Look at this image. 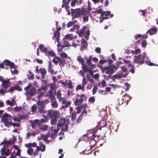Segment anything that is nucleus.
<instances>
[{"label":"nucleus","instance_id":"nucleus-1","mask_svg":"<svg viewBox=\"0 0 158 158\" xmlns=\"http://www.w3.org/2000/svg\"><path fill=\"white\" fill-rule=\"evenodd\" d=\"M24 89L26 91L25 94L28 97H32L37 94V89L35 87L32 86L31 83L25 87Z\"/></svg>","mask_w":158,"mask_h":158},{"label":"nucleus","instance_id":"nucleus-2","mask_svg":"<svg viewBox=\"0 0 158 158\" xmlns=\"http://www.w3.org/2000/svg\"><path fill=\"white\" fill-rule=\"evenodd\" d=\"M71 10L72 20L76 18H79L81 15H84L85 13L84 10L82 9H73L71 8Z\"/></svg>","mask_w":158,"mask_h":158},{"label":"nucleus","instance_id":"nucleus-3","mask_svg":"<svg viewBox=\"0 0 158 158\" xmlns=\"http://www.w3.org/2000/svg\"><path fill=\"white\" fill-rule=\"evenodd\" d=\"M69 124L68 122L65 121V118H61L58 121L57 126L62 127V131H67L68 130Z\"/></svg>","mask_w":158,"mask_h":158},{"label":"nucleus","instance_id":"nucleus-4","mask_svg":"<svg viewBox=\"0 0 158 158\" xmlns=\"http://www.w3.org/2000/svg\"><path fill=\"white\" fill-rule=\"evenodd\" d=\"M87 60L86 63L87 64L86 65L87 67V73L89 72V74L91 75H93L94 74L93 69H94L95 64H93L91 63L92 57L90 56L88 58H86Z\"/></svg>","mask_w":158,"mask_h":158},{"label":"nucleus","instance_id":"nucleus-5","mask_svg":"<svg viewBox=\"0 0 158 158\" xmlns=\"http://www.w3.org/2000/svg\"><path fill=\"white\" fill-rule=\"evenodd\" d=\"M47 115L50 118H58L59 115V113L57 111L52 109L46 110Z\"/></svg>","mask_w":158,"mask_h":158},{"label":"nucleus","instance_id":"nucleus-6","mask_svg":"<svg viewBox=\"0 0 158 158\" xmlns=\"http://www.w3.org/2000/svg\"><path fill=\"white\" fill-rule=\"evenodd\" d=\"M80 98V99L77 98H76V100L74 102V104L75 105H80L82 103L84 99L85 101H86L87 99V97L84 94H81Z\"/></svg>","mask_w":158,"mask_h":158},{"label":"nucleus","instance_id":"nucleus-7","mask_svg":"<svg viewBox=\"0 0 158 158\" xmlns=\"http://www.w3.org/2000/svg\"><path fill=\"white\" fill-rule=\"evenodd\" d=\"M77 60L81 64L83 71L85 73H86L87 71V67L86 66V64H84V60L83 59L81 56H78L77 57Z\"/></svg>","mask_w":158,"mask_h":158},{"label":"nucleus","instance_id":"nucleus-8","mask_svg":"<svg viewBox=\"0 0 158 158\" xmlns=\"http://www.w3.org/2000/svg\"><path fill=\"white\" fill-rule=\"evenodd\" d=\"M49 101L47 100H46L43 101H38L36 103L37 107L42 108L44 109L46 106Z\"/></svg>","mask_w":158,"mask_h":158},{"label":"nucleus","instance_id":"nucleus-9","mask_svg":"<svg viewBox=\"0 0 158 158\" xmlns=\"http://www.w3.org/2000/svg\"><path fill=\"white\" fill-rule=\"evenodd\" d=\"M14 90H17L20 91H22V89L19 85L16 84V85L13 86L10 88L8 90L6 91V92L13 93V91Z\"/></svg>","mask_w":158,"mask_h":158},{"label":"nucleus","instance_id":"nucleus-10","mask_svg":"<svg viewBox=\"0 0 158 158\" xmlns=\"http://www.w3.org/2000/svg\"><path fill=\"white\" fill-rule=\"evenodd\" d=\"M10 79H6L4 80L2 82L1 84L2 88H5L6 90V89L10 86V85H11V83L10 82Z\"/></svg>","mask_w":158,"mask_h":158},{"label":"nucleus","instance_id":"nucleus-11","mask_svg":"<svg viewBox=\"0 0 158 158\" xmlns=\"http://www.w3.org/2000/svg\"><path fill=\"white\" fill-rule=\"evenodd\" d=\"M103 71L106 70V69H108L111 74H112L114 73L115 70H116V67L114 65H111L110 66L103 67L102 68Z\"/></svg>","mask_w":158,"mask_h":158},{"label":"nucleus","instance_id":"nucleus-12","mask_svg":"<svg viewBox=\"0 0 158 158\" xmlns=\"http://www.w3.org/2000/svg\"><path fill=\"white\" fill-rule=\"evenodd\" d=\"M135 58L134 62L136 63H138L140 64H142L144 62V60H141V55L135 56Z\"/></svg>","mask_w":158,"mask_h":158},{"label":"nucleus","instance_id":"nucleus-13","mask_svg":"<svg viewBox=\"0 0 158 158\" xmlns=\"http://www.w3.org/2000/svg\"><path fill=\"white\" fill-rule=\"evenodd\" d=\"M62 102V104L64 105L61 107L62 108H65L68 107L71 103V102L68 101L67 102L66 100L64 98H62L61 101Z\"/></svg>","mask_w":158,"mask_h":158},{"label":"nucleus","instance_id":"nucleus-14","mask_svg":"<svg viewBox=\"0 0 158 158\" xmlns=\"http://www.w3.org/2000/svg\"><path fill=\"white\" fill-rule=\"evenodd\" d=\"M86 134H87L86 138L88 140L89 139V140H92L95 138V136L93 133V131H88Z\"/></svg>","mask_w":158,"mask_h":158},{"label":"nucleus","instance_id":"nucleus-15","mask_svg":"<svg viewBox=\"0 0 158 158\" xmlns=\"http://www.w3.org/2000/svg\"><path fill=\"white\" fill-rule=\"evenodd\" d=\"M81 40V49L82 50H85L87 47V43L85 40L83 39H82Z\"/></svg>","mask_w":158,"mask_h":158},{"label":"nucleus","instance_id":"nucleus-16","mask_svg":"<svg viewBox=\"0 0 158 158\" xmlns=\"http://www.w3.org/2000/svg\"><path fill=\"white\" fill-rule=\"evenodd\" d=\"M87 28V26H84L80 30H79L77 31V33L80 36H82L84 35L85 33V31Z\"/></svg>","mask_w":158,"mask_h":158},{"label":"nucleus","instance_id":"nucleus-17","mask_svg":"<svg viewBox=\"0 0 158 158\" xmlns=\"http://www.w3.org/2000/svg\"><path fill=\"white\" fill-rule=\"evenodd\" d=\"M157 29L156 28L153 27L148 30L146 32V34H149L150 35L155 34L157 32Z\"/></svg>","mask_w":158,"mask_h":158},{"label":"nucleus","instance_id":"nucleus-18","mask_svg":"<svg viewBox=\"0 0 158 158\" xmlns=\"http://www.w3.org/2000/svg\"><path fill=\"white\" fill-rule=\"evenodd\" d=\"M50 102L52 108H55L58 107V104L56 100V98L50 100Z\"/></svg>","mask_w":158,"mask_h":158},{"label":"nucleus","instance_id":"nucleus-19","mask_svg":"<svg viewBox=\"0 0 158 158\" xmlns=\"http://www.w3.org/2000/svg\"><path fill=\"white\" fill-rule=\"evenodd\" d=\"M60 35V32H58L57 31H54V35L52 37L53 39H54V38H55L56 39V41L60 43L59 42V37Z\"/></svg>","mask_w":158,"mask_h":158},{"label":"nucleus","instance_id":"nucleus-20","mask_svg":"<svg viewBox=\"0 0 158 158\" xmlns=\"http://www.w3.org/2000/svg\"><path fill=\"white\" fill-rule=\"evenodd\" d=\"M6 148L3 147L1 150V153L3 155H5L7 156L9 154L10 150L9 149H7L6 152Z\"/></svg>","mask_w":158,"mask_h":158},{"label":"nucleus","instance_id":"nucleus-21","mask_svg":"<svg viewBox=\"0 0 158 158\" xmlns=\"http://www.w3.org/2000/svg\"><path fill=\"white\" fill-rule=\"evenodd\" d=\"M11 119H5L4 121H3L4 123V124L5 126L9 127L10 126H11L12 122L10 121H9V120H10Z\"/></svg>","mask_w":158,"mask_h":158},{"label":"nucleus","instance_id":"nucleus-22","mask_svg":"<svg viewBox=\"0 0 158 158\" xmlns=\"http://www.w3.org/2000/svg\"><path fill=\"white\" fill-rule=\"evenodd\" d=\"M86 106L87 104L86 103H85V104L82 106V109H83V108L84 109L83 111L80 114V115L82 117L83 116H85L87 114V112L85 110Z\"/></svg>","mask_w":158,"mask_h":158},{"label":"nucleus","instance_id":"nucleus-23","mask_svg":"<svg viewBox=\"0 0 158 158\" xmlns=\"http://www.w3.org/2000/svg\"><path fill=\"white\" fill-rule=\"evenodd\" d=\"M40 120L39 119H36L31 123L32 127L35 128L39 124Z\"/></svg>","mask_w":158,"mask_h":158},{"label":"nucleus","instance_id":"nucleus-24","mask_svg":"<svg viewBox=\"0 0 158 158\" xmlns=\"http://www.w3.org/2000/svg\"><path fill=\"white\" fill-rule=\"evenodd\" d=\"M11 119V117L6 113H5L2 116V121H4L5 119Z\"/></svg>","mask_w":158,"mask_h":158},{"label":"nucleus","instance_id":"nucleus-25","mask_svg":"<svg viewBox=\"0 0 158 158\" xmlns=\"http://www.w3.org/2000/svg\"><path fill=\"white\" fill-rule=\"evenodd\" d=\"M37 114L39 115L41 114L47 113L46 110H45L43 109L37 107Z\"/></svg>","mask_w":158,"mask_h":158},{"label":"nucleus","instance_id":"nucleus-26","mask_svg":"<svg viewBox=\"0 0 158 158\" xmlns=\"http://www.w3.org/2000/svg\"><path fill=\"white\" fill-rule=\"evenodd\" d=\"M56 95L57 96V98L58 99L60 102H61L63 98L61 97V94L60 89H59L57 90Z\"/></svg>","mask_w":158,"mask_h":158},{"label":"nucleus","instance_id":"nucleus-27","mask_svg":"<svg viewBox=\"0 0 158 158\" xmlns=\"http://www.w3.org/2000/svg\"><path fill=\"white\" fill-rule=\"evenodd\" d=\"M45 55L48 57L49 56L54 57L56 56V54L53 51L51 50L50 51H48Z\"/></svg>","mask_w":158,"mask_h":158},{"label":"nucleus","instance_id":"nucleus-28","mask_svg":"<svg viewBox=\"0 0 158 158\" xmlns=\"http://www.w3.org/2000/svg\"><path fill=\"white\" fill-rule=\"evenodd\" d=\"M48 72H50L52 74H53L54 72L53 68V66L51 62L49 63L48 64Z\"/></svg>","mask_w":158,"mask_h":158},{"label":"nucleus","instance_id":"nucleus-29","mask_svg":"<svg viewBox=\"0 0 158 158\" xmlns=\"http://www.w3.org/2000/svg\"><path fill=\"white\" fill-rule=\"evenodd\" d=\"M40 70L42 77L43 78H44L47 73L46 70L44 68L42 69L41 68L40 69Z\"/></svg>","mask_w":158,"mask_h":158},{"label":"nucleus","instance_id":"nucleus-30","mask_svg":"<svg viewBox=\"0 0 158 158\" xmlns=\"http://www.w3.org/2000/svg\"><path fill=\"white\" fill-rule=\"evenodd\" d=\"M48 97L50 99V100H52L56 98L55 96L54 95L52 91H49L48 92Z\"/></svg>","mask_w":158,"mask_h":158},{"label":"nucleus","instance_id":"nucleus-31","mask_svg":"<svg viewBox=\"0 0 158 158\" xmlns=\"http://www.w3.org/2000/svg\"><path fill=\"white\" fill-rule=\"evenodd\" d=\"M60 60V58L57 56H55L54 58L53 59L52 61L54 63L57 64L59 61Z\"/></svg>","mask_w":158,"mask_h":158},{"label":"nucleus","instance_id":"nucleus-32","mask_svg":"<svg viewBox=\"0 0 158 158\" xmlns=\"http://www.w3.org/2000/svg\"><path fill=\"white\" fill-rule=\"evenodd\" d=\"M64 38L69 40H71L73 39V35L72 34H68L65 36Z\"/></svg>","mask_w":158,"mask_h":158},{"label":"nucleus","instance_id":"nucleus-33","mask_svg":"<svg viewBox=\"0 0 158 158\" xmlns=\"http://www.w3.org/2000/svg\"><path fill=\"white\" fill-rule=\"evenodd\" d=\"M59 127H58L57 126L56 127V129L55 128L54 126H52L51 127V130L53 131L54 134H56L58 133V131L60 130V129L59 128Z\"/></svg>","mask_w":158,"mask_h":158},{"label":"nucleus","instance_id":"nucleus-34","mask_svg":"<svg viewBox=\"0 0 158 158\" xmlns=\"http://www.w3.org/2000/svg\"><path fill=\"white\" fill-rule=\"evenodd\" d=\"M65 39L64 38H63L64 42L63 44L61 46V47L62 48L68 47L69 45V43L68 41L65 40Z\"/></svg>","mask_w":158,"mask_h":158},{"label":"nucleus","instance_id":"nucleus-35","mask_svg":"<svg viewBox=\"0 0 158 158\" xmlns=\"http://www.w3.org/2000/svg\"><path fill=\"white\" fill-rule=\"evenodd\" d=\"M57 118H53L51 119V123L52 125H55L56 123L57 122Z\"/></svg>","mask_w":158,"mask_h":158},{"label":"nucleus","instance_id":"nucleus-36","mask_svg":"<svg viewBox=\"0 0 158 158\" xmlns=\"http://www.w3.org/2000/svg\"><path fill=\"white\" fill-rule=\"evenodd\" d=\"M37 105L34 104L31 107V111L34 113H35L36 112V109H37Z\"/></svg>","mask_w":158,"mask_h":158},{"label":"nucleus","instance_id":"nucleus-37","mask_svg":"<svg viewBox=\"0 0 158 158\" xmlns=\"http://www.w3.org/2000/svg\"><path fill=\"white\" fill-rule=\"evenodd\" d=\"M44 116V118H42L40 119V122L41 123H46L48 120V117L47 116H44Z\"/></svg>","mask_w":158,"mask_h":158},{"label":"nucleus","instance_id":"nucleus-38","mask_svg":"<svg viewBox=\"0 0 158 158\" xmlns=\"http://www.w3.org/2000/svg\"><path fill=\"white\" fill-rule=\"evenodd\" d=\"M86 77L88 81L92 83H94V81L92 78H90L89 74H87Z\"/></svg>","mask_w":158,"mask_h":158},{"label":"nucleus","instance_id":"nucleus-39","mask_svg":"<svg viewBox=\"0 0 158 158\" xmlns=\"http://www.w3.org/2000/svg\"><path fill=\"white\" fill-rule=\"evenodd\" d=\"M3 143H4L5 144H4V145L3 147L6 148L7 147H8V146L9 145H10V144L11 142L10 141L6 140Z\"/></svg>","mask_w":158,"mask_h":158},{"label":"nucleus","instance_id":"nucleus-40","mask_svg":"<svg viewBox=\"0 0 158 158\" xmlns=\"http://www.w3.org/2000/svg\"><path fill=\"white\" fill-rule=\"evenodd\" d=\"M34 150L31 148L27 149V153L30 155L32 156Z\"/></svg>","mask_w":158,"mask_h":158},{"label":"nucleus","instance_id":"nucleus-41","mask_svg":"<svg viewBox=\"0 0 158 158\" xmlns=\"http://www.w3.org/2000/svg\"><path fill=\"white\" fill-rule=\"evenodd\" d=\"M84 86H83L82 85H79L77 86L76 87V89L77 90L81 89L83 90H84Z\"/></svg>","mask_w":158,"mask_h":158},{"label":"nucleus","instance_id":"nucleus-42","mask_svg":"<svg viewBox=\"0 0 158 158\" xmlns=\"http://www.w3.org/2000/svg\"><path fill=\"white\" fill-rule=\"evenodd\" d=\"M34 62H36L37 63L40 64H42L43 63V61L42 60H40L37 58L34 59Z\"/></svg>","mask_w":158,"mask_h":158},{"label":"nucleus","instance_id":"nucleus-43","mask_svg":"<svg viewBox=\"0 0 158 158\" xmlns=\"http://www.w3.org/2000/svg\"><path fill=\"white\" fill-rule=\"evenodd\" d=\"M89 102L93 103L95 101V98L94 96H92L89 98Z\"/></svg>","mask_w":158,"mask_h":158},{"label":"nucleus","instance_id":"nucleus-44","mask_svg":"<svg viewBox=\"0 0 158 158\" xmlns=\"http://www.w3.org/2000/svg\"><path fill=\"white\" fill-rule=\"evenodd\" d=\"M77 113L74 111L73 112L71 115V118L72 119L74 120L76 119V115Z\"/></svg>","mask_w":158,"mask_h":158},{"label":"nucleus","instance_id":"nucleus-45","mask_svg":"<svg viewBox=\"0 0 158 158\" xmlns=\"http://www.w3.org/2000/svg\"><path fill=\"white\" fill-rule=\"evenodd\" d=\"M27 136L26 137V139L29 138L30 136L32 135L33 136H35V133H30V132H28L27 134Z\"/></svg>","mask_w":158,"mask_h":158},{"label":"nucleus","instance_id":"nucleus-46","mask_svg":"<svg viewBox=\"0 0 158 158\" xmlns=\"http://www.w3.org/2000/svg\"><path fill=\"white\" fill-rule=\"evenodd\" d=\"M20 156V150L19 149H18L17 152L15 156H13V155L12 154L11 155V157H10V158H14L15 156Z\"/></svg>","mask_w":158,"mask_h":158},{"label":"nucleus","instance_id":"nucleus-47","mask_svg":"<svg viewBox=\"0 0 158 158\" xmlns=\"http://www.w3.org/2000/svg\"><path fill=\"white\" fill-rule=\"evenodd\" d=\"M40 145L42 147V148H41V151L42 152H44L45 150V146L44 145L42 144V142H40Z\"/></svg>","mask_w":158,"mask_h":158},{"label":"nucleus","instance_id":"nucleus-48","mask_svg":"<svg viewBox=\"0 0 158 158\" xmlns=\"http://www.w3.org/2000/svg\"><path fill=\"white\" fill-rule=\"evenodd\" d=\"M87 82L86 80L85 77L83 78V79H82V85L83 86L85 87V85L87 84Z\"/></svg>","mask_w":158,"mask_h":158},{"label":"nucleus","instance_id":"nucleus-49","mask_svg":"<svg viewBox=\"0 0 158 158\" xmlns=\"http://www.w3.org/2000/svg\"><path fill=\"white\" fill-rule=\"evenodd\" d=\"M119 74L120 75V77H121V78L123 77H126L127 75L128 74V73H127L126 74H124L122 72H120L119 73Z\"/></svg>","mask_w":158,"mask_h":158},{"label":"nucleus","instance_id":"nucleus-50","mask_svg":"<svg viewBox=\"0 0 158 158\" xmlns=\"http://www.w3.org/2000/svg\"><path fill=\"white\" fill-rule=\"evenodd\" d=\"M40 130L46 131L48 129V126L47 125H44L40 128Z\"/></svg>","mask_w":158,"mask_h":158},{"label":"nucleus","instance_id":"nucleus-51","mask_svg":"<svg viewBox=\"0 0 158 158\" xmlns=\"http://www.w3.org/2000/svg\"><path fill=\"white\" fill-rule=\"evenodd\" d=\"M121 68L122 71L123 72L127 73L128 71V70L126 67L123 66L121 67Z\"/></svg>","mask_w":158,"mask_h":158},{"label":"nucleus","instance_id":"nucleus-52","mask_svg":"<svg viewBox=\"0 0 158 158\" xmlns=\"http://www.w3.org/2000/svg\"><path fill=\"white\" fill-rule=\"evenodd\" d=\"M142 46L143 48H145L147 45V41L146 40H143L141 42Z\"/></svg>","mask_w":158,"mask_h":158},{"label":"nucleus","instance_id":"nucleus-53","mask_svg":"<svg viewBox=\"0 0 158 158\" xmlns=\"http://www.w3.org/2000/svg\"><path fill=\"white\" fill-rule=\"evenodd\" d=\"M87 134H85L83 135L80 138V139L79 140H87L88 139L86 138H85V137H86V135Z\"/></svg>","mask_w":158,"mask_h":158},{"label":"nucleus","instance_id":"nucleus-54","mask_svg":"<svg viewBox=\"0 0 158 158\" xmlns=\"http://www.w3.org/2000/svg\"><path fill=\"white\" fill-rule=\"evenodd\" d=\"M22 108L21 107H16L14 108V109L16 111H19L22 110Z\"/></svg>","mask_w":158,"mask_h":158},{"label":"nucleus","instance_id":"nucleus-55","mask_svg":"<svg viewBox=\"0 0 158 158\" xmlns=\"http://www.w3.org/2000/svg\"><path fill=\"white\" fill-rule=\"evenodd\" d=\"M27 78L29 80L33 79L34 77V74H31V75H27Z\"/></svg>","mask_w":158,"mask_h":158},{"label":"nucleus","instance_id":"nucleus-56","mask_svg":"<svg viewBox=\"0 0 158 158\" xmlns=\"http://www.w3.org/2000/svg\"><path fill=\"white\" fill-rule=\"evenodd\" d=\"M81 109H82V106L76 107V109L77 110L76 113L78 114L80 113Z\"/></svg>","mask_w":158,"mask_h":158},{"label":"nucleus","instance_id":"nucleus-57","mask_svg":"<svg viewBox=\"0 0 158 158\" xmlns=\"http://www.w3.org/2000/svg\"><path fill=\"white\" fill-rule=\"evenodd\" d=\"M97 89L98 87L97 86H94L92 90V93L93 95L94 94L96 93Z\"/></svg>","mask_w":158,"mask_h":158},{"label":"nucleus","instance_id":"nucleus-58","mask_svg":"<svg viewBox=\"0 0 158 158\" xmlns=\"http://www.w3.org/2000/svg\"><path fill=\"white\" fill-rule=\"evenodd\" d=\"M106 129L107 130L105 133V134H106V135L110 134L111 133V132H112L111 130H110V129L109 128H106Z\"/></svg>","mask_w":158,"mask_h":158},{"label":"nucleus","instance_id":"nucleus-59","mask_svg":"<svg viewBox=\"0 0 158 158\" xmlns=\"http://www.w3.org/2000/svg\"><path fill=\"white\" fill-rule=\"evenodd\" d=\"M6 103L9 105L11 106H14V103L12 102L10 100H8L6 101Z\"/></svg>","mask_w":158,"mask_h":158},{"label":"nucleus","instance_id":"nucleus-60","mask_svg":"<svg viewBox=\"0 0 158 158\" xmlns=\"http://www.w3.org/2000/svg\"><path fill=\"white\" fill-rule=\"evenodd\" d=\"M98 92L99 94H101L102 95H105L106 94V91L103 90L99 89L98 91Z\"/></svg>","mask_w":158,"mask_h":158},{"label":"nucleus","instance_id":"nucleus-61","mask_svg":"<svg viewBox=\"0 0 158 158\" xmlns=\"http://www.w3.org/2000/svg\"><path fill=\"white\" fill-rule=\"evenodd\" d=\"M41 137L43 138V139L44 141H46L47 140L48 136L42 134L41 135Z\"/></svg>","mask_w":158,"mask_h":158},{"label":"nucleus","instance_id":"nucleus-62","mask_svg":"<svg viewBox=\"0 0 158 158\" xmlns=\"http://www.w3.org/2000/svg\"><path fill=\"white\" fill-rule=\"evenodd\" d=\"M59 83H61V84L63 85L64 86H66L67 85V83L65 82L63 80H61L58 81Z\"/></svg>","mask_w":158,"mask_h":158},{"label":"nucleus","instance_id":"nucleus-63","mask_svg":"<svg viewBox=\"0 0 158 158\" xmlns=\"http://www.w3.org/2000/svg\"><path fill=\"white\" fill-rule=\"evenodd\" d=\"M10 61L8 60H6L3 61V63L6 66H9Z\"/></svg>","mask_w":158,"mask_h":158},{"label":"nucleus","instance_id":"nucleus-64","mask_svg":"<svg viewBox=\"0 0 158 158\" xmlns=\"http://www.w3.org/2000/svg\"><path fill=\"white\" fill-rule=\"evenodd\" d=\"M60 56L62 58H67V55L66 54L64 53H62L60 54Z\"/></svg>","mask_w":158,"mask_h":158}]
</instances>
